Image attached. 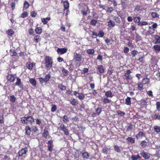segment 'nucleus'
I'll list each match as a JSON object with an SVG mask.
<instances>
[{"instance_id": "55", "label": "nucleus", "mask_w": 160, "mask_h": 160, "mask_svg": "<svg viewBox=\"0 0 160 160\" xmlns=\"http://www.w3.org/2000/svg\"><path fill=\"white\" fill-rule=\"evenodd\" d=\"M29 4L27 1H25L24 2L23 4L24 8H25L26 9H27L29 8Z\"/></svg>"}, {"instance_id": "29", "label": "nucleus", "mask_w": 160, "mask_h": 160, "mask_svg": "<svg viewBox=\"0 0 160 160\" xmlns=\"http://www.w3.org/2000/svg\"><path fill=\"white\" fill-rule=\"evenodd\" d=\"M82 12L83 15L86 16L90 12L89 10V8L88 7H86V9L83 11L82 10Z\"/></svg>"}, {"instance_id": "9", "label": "nucleus", "mask_w": 160, "mask_h": 160, "mask_svg": "<svg viewBox=\"0 0 160 160\" xmlns=\"http://www.w3.org/2000/svg\"><path fill=\"white\" fill-rule=\"evenodd\" d=\"M68 49L66 48H59L57 49V51L58 54H63L66 53Z\"/></svg>"}, {"instance_id": "27", "label": "nucleus", "mask_w": 160, "mask_h": 160, "mask_svg": "<svg viewBox=\"0 0 160 160\" xmlns=\"http://www.w3.org/2000/svg\"><path fill=\"white\" fill-rule=\"evenodd\" d=\"M98 70L99 72L101 73H103L104 71L103 67L102 65L98 66Z\"/></svg>"}, {"instance_id": "26", "label": "nucleus", "mask_w": 160, "mask_h": 160, "mask_svg": "<svg viewBox=\"0 0 160 160\" xmlns=\"http://www.w3.org/2000/svg\"><path fill=\"white\" fill-rule=\"evenodd\" d=\"M132 123H128L126 131L128 132L132 130Z\"/></svg>"}, {"instance_id": "24", "label": "nucleus", "mask_w": 160, "mask_h": 160, "mask_svg": "<svg viewBox=\"0 0 160 160\" xmlns=\"http://www.w3.org/2000/svg\"><path fill=\"white\" fill-rule=\"evenodd\" d=\"M48 135H49V132L48 128H46L44 130L42 136L45 138H47Z\"/></svg>"}, {"instance_id": "11", "label": "nucleus", "mask_w": 160, "mask_h": 160, "mask_svg": "<svg viewBox=\"0 0 160 160\" xmlns=\"http://www.w3.org/2000/svg\"><path fill=\"white\" fill-rule=\"evenodd\" d=\"M140 154L145 159H148L150 157L149 154L145 152L144 150H142Z\"/></svg>"}, {"instance_id": "49", "label": "nucleus", "mask_w": 160, "mask_h": 160, "mask_svg": "<svg viewBox=\"0 0 160 160\" xmlns=\"http://www.w3.org/2000/svg\"><path fill=\"white\" fill-rule=\"evenodd\" d=\"M97 22V21L94 19H92L90 22V24L92 26H95L96 23Z\"/></svg>"}, {"instance_id": "45", "label": "nucleus", "mask_w": 160, "mask_h": 160, "mask_svg": "<svg viewBox=\"0 0 160 160\" xmlns=\"http://www.w3.org/2000/svg\"><path fill=\"white\" fill-rule=\"evenodd\" d=\"M8 34L9 36H12L14 34V31L12 29H9L8 31Z\"/></svg>"}, {"instance_id": "36", "label": "nucleus", "mask_w": 160, "mask_h": 160, "mask_svg": "<svg viewBox=\"0 0 160 160\" xmlns=\"http://www.w3.org/2000/svg\"><path fill=\"white\" fill-rule=\"evenodd\" d=\"M21 121L23 124H25L28 123L27 117H24L21 118Z\"/></svg>"}, {"instance_id": "21", "label": "nucleus", "mask_w": 160, "mask_h": 160, "mask_svg": "<svg viewBox=\"0 0 160 160\" xmlns=\"http://www.w3.org/2000/svg\"><path fill=\"white\" fill-rule=\"evenodd\" d=\"M71 104L74 106L76 105L78 103V101L74 98L71 99L70 100Z\"/></svg>"}, {"instance_id": "3", "label": "nucleus", "mask_w": 160, "mask_h": 160, "mask_svg": "<svg viewBox=\"0 0 160 160\" xmlns=\"http://www.w3.org/2000/svg\"><path fill=\"white\" fill-rule=\"evenodd\" d=\"M51 78V75L49 74L46 75L44 78H39V81L41 83H42L44 82L47 83L49 81Z\"/></svg>"}, {"instance_id": "48", "label": "nucleus", "mask_w": 160, "mask_h": 160, "mask_svg": "<svg viewBox=\"0 0 160 160\" xmlns=\"http://www.w3.org/2000/svg\"><path fill=\"white\" fill-rule=\"evenodd\" d=\"M151 15L153 18H158L159 17V15L156 12H152L151 13Z\"/></svg>"}, {"instance_id": "50", "label": "nucleus", "mask_w": 160, "mask_h": 160, "mask_svg": "<svg viewBox=\"0 0 160 160\" xmlns=\"http://www.w3.org/2000/svg\"><path fill=\"white\" fill-rule=\"evenodd\" d=\"M87 53L89 54H92L94 52V50L93 49H88L87 51Z\"/></svg>"}, {"instance_id": "6", "label": "nucleus", "mask_w": 160, "mask_h": 160, "mask_svg": "<svg viewBox=\"0 0 160 160\" xmlns=\"http://www.w3.org/2000/svg\"><path fill=\"white\" fill-rule=\"evenodd\" d=\"M59 128L60 130L63 131L64 132V134L66 135H69V132L67 129V128L66 127H65L63 124L62 123L61 124Z\"/></svg>"}, {"instance_id": "40", "label": "nucleus", "mask_w": 160, "mask_h": 160, "mask_svg": "<svg viewBox=\"0 0 160 160\" xmlns=\"http://www.w3.org/2000/svg\"><path fill=\"white\" fill-rule=\"evenodd\" d=\"M149 29L148 31V32L149 34H152L154 32V29L152 28L151 26L149 27Z\"/></svg>"}, {"instance_id": "28", "label": "nucleus", "mask_w": 160, "mask_h": 160, "mask_svg": "<svg viewBox=\"0 0 160 160\" xmlns=\"http://www.w3.org/2000/svg\"><path fill=\"white\" fill-rule=\"evenodd\" d=\"M29 82L33 86H36V82L34 79L33 78H30Z\"/></svg>"}, {"instance_id": "8", "label": "nucleus", "mask_w": 160, "mask_h": 160, "mask_svg": "<svg viewBox=\"0 0 160 160\" xmlns=\"http://www.w3.org/2000/svg\"><path fill=\"white\" fill-rule=\"evenodd\" d=\"M7 79L11 82H13L16 78V75L13 74L8 75L7 78Z\"/></svg>"}, {"instance_id": "22", "label": "nucleus", "mask_w": 160, "mask_h": 160, "mask_svg": "<svg viewBox=\"0 0 160 160\" xmlns=\"http://www.w3.org/2000/svg\"><path fill=\"white\" fill-rule=\"evenodd\" d=\"M152 48L153 50L155 51L156 52H160V46L159 45H155Z\"/></svg>"}, {"instance_id": "59", "label": "nucleus", "mask_w": 160, "mask_h": 160, "mask_svg": "<svg viewBox=\"0 0 160 160\" xmlns=\"http://www.w3.org/2000/svg\"><path fill=\"white\" fill-rule=\"evenodd\" d=\"M147 144V142L145 141H143L140 144L141 146L143 148L145 147L146 146Z\"/></svg>"}, {"instance_id": "37", "label": "nucleus", "mask_w": 160, "mask_h": 160, "mask_svg": "<svg viewBox=\"0 0 160 160\" xmlns=\"http://www.w3.org/2000/svg\"><path fill=\"white\" fill-rule=\"evenodd\" d=\"M149 82V79L147 78H143L142 81V83L143 84L148 83Z\"/></svg>"}, {"instance_id": "1", "label": "nucleus", "mask_w": 160, "mask_h": 160, "mask_svg": "<svg viewBox=\"0 0 160 160\" xmlns=\"http://www.w3.org/2000/svg\"><path fill=\"white\" fill-rule=\"evenodd\" d=\"M44 60L45 62L46 67L47 68L50 69L52 66V58L49 56L45 57Z\"/></svg>"}, {"instance_id": "54", "label": "nucleus", "mask_w": 160, "mask_h": 160, "mask_svg": "<svg viewBox=\"0 0 160 160\" xmlns=\"http://www.w3.org/2000/svg\"><path fill=\"white\" fill-rule=\"evenodd\" d=\"M138 89L139 90H142L143 89V84L142 83H139L138 85Z\"/></svg>"}, {"instance_id": "56", "label": "nucleus", "mask_w": 160, "mask_h": 160, "mask_svg": "<svg viewBox=\"0 0 160 160\" xmlns=\"http://www.w3.org/2000/svg\"><path fill=\"white\" fill-rule=\"evenodd\" d=\"M140 18L139 17H137L134 18L133 20L135 23L138 22L139 23L140 22Z\"/></svg>"}, {"instance_id": "5", "label": "nucleus", "mask_w": 160, "mask_h": 160, "mask_svg": "<svg viewBox=\"0 0 160 160\" xmlns=\"http://www.w3.org/2000/svg\"><path fill=\"white\" fill-rule=\"evenodd\" d=\"M73 59L75 60V61L80 62L82 60V56L75 52L73 53Z\"/></svg>"}, {"instance_id": "31", "label": "nucleus", "mask_w": 160, "mask_h": 160, "mask_svg": "<svg viewBox=\"0 0 160 160\" xmlns=\"http://www.w3.org/2000/svg\"><path fill=\"white\" fill-rule=\"evenodd\" d=\"M35 31L37 34H40L42 33V30L41 28L37 27L35 29Z\"/></svg>"}, {"instance_id": "38", "label": "nucleus", "mask_w": 160, "mask_h": 160, "mask_svg": "<svg viewBox=\"0 0 160 160\" xmlns=\"http://www.w3.org/2000/svg\"><path fill=\"white\" fill-rule=\"evenodd\" d=\"M155 39L156 40V42L155 43H160V36L158 35L155 36Z\"/></svg>"}, {"instance_id": "15", "label": "nucleus", "mask_w": 160, "mask_h": 160, "mask_svg": "<svg viewBox=\"0 0 160 160\" xmlns=\"http://www.w3.org/2000/svg\"><path fill=\"white\" fill-rule=\"evenodd\" d=\"M82 156L83 158L88 159L90 157L89 154L87 152H82Z\"/></svg>"}, {"instance_id": "13", "label": "nucleus", "mask_w": 160, "mask_h": 160, "mask_svg": "<svg viewBox=\"0 0 160 160\" xmlns=\"http://www.w3.org/2000/svg\"><path fill=\"white\" fill-rule=\"evenodd\" d=\"M27 118L28 123H32L35 122L34 119L32 116H28L27 117Z\"/></svg>"}, {"instance_id": "62", "label": "nucleus", "mask_w": 160, "mask_h": 160, "mask_svg": "<svg viewBox=\"0 0 160 160\" xmlns=\"http://www.w3.org/2000/svg\"><path fill=\"white\" fill-rule=\"evenodd\" d=\"M136 39L137 42L140 41L141 39V37L138 34H136Z\"/></svg>"}, {"instance_id": "51", "label": "nucleus", "mask_w": 160, "mask_h": 160, "mask_svg": "<svg viewBox=\"0 0 160 160\" xmlns=\"http://www.w3.org/2000/svg\"><path fill=\"white\" fill-rule=\"evenodd\" d=\"M148 24V23L145 21L139 22L138 25L139 26H142L144 25H146Z\"/></svg>"}, {"instance_id": "33", "label": "nucleus", "mask_w": 160, "mask_h": 160, "mask_svg": "<svg viewBox=\"0 0 160 160\" xmlns=\"http://www.w3.org/2000/svg\"><path fill=\"white\" fill-rule=\"evenodd\" d=\"M26 66L28 68L30 69H32V68L33 67V63L28 62L26 63Z\"/></svg>"}, {"instance_id": "39", "label": "nucleus", "mask_w": 160, "mask_h": 160, "mask_svg": "<svg viewBox=\"0 0 160 160\" xmlns=\"http://www.w3.org/2000/svg\"><path fill=\"white\" fill-rule=\"evenodd\" d=\"M128 142H131L132 143H134L135 142V139L132 137H128L127 139Z\"/></svg>"}, {"instance_id": "57", "label": "nucleus", "mask_w": 160, "mask_h": 160, "mask_svg": "<svg viewBox=\"0 0 160 160\" xmlns=\"http://www.w3.org/2000/svg\"><path fill=\"white\" fill-rule=\"evenodd\" d=\"M62 72L63 75L65 76H67L68 74V71L65 69L62 70Z\"/></svg>"}, {"instance_id": "30", "label": "nucleus", "mask_w": 160, "mask_h": 160, "mask_svg": "<svg viewBox=\"0 0 160 160\" xmlns=\"http://www.w3.org/2000/svg\"><path fill=\"white\" fill-rule=\"evenodd\" d=\"M143 136H145L143 133L142 132H139L138 134L136 136V138L137 139H138L140 138Z\"/></svg>"}, {"instance_id": "47", "label": "nucleus", "mask_w": 160, "mask_h": 160, "mask_svg": "<svg viewBox=\"0 0 160 160\" xmlns=\"http://www.w3.org/2000/svg\"><path fill=\"white\" fill-rule=\"evenodd\" d=\"M141 104L143 106H146L147 104V102L145 99H142L140 101Z\"/></svg>"}, {"instance_id": "2", "label": "nucleus", "mask_w": 160, "mask_h": 160, "mask_svg": "<svg viewBox=\"0 0 160 160\" xmlns=\"http://www.w3.org/2000/svg\"><path fill=\"white\" fill-rule=\"evenodd\" d=\"M132 72L130 70H127L126 72L125 73L124 75L123 76L124 79L126 80L127 81L132 80V77L130 75V74Z\"/></svg>"}, {"instance_id": "19", "label": "nucleus", "mask_w": 160, "mask_h": 160, "mask_svg": "<svg viewBox=\"0 0 160 160\" xmlns=\"http://www.w3.org/2000/svg\"><path fill=\"white\" fill-rule=\"evenodd\" d=\"M151 118L152 119H160V115L157 114H153L151 116Z\"/></svg>"}, {"instance_id": "61", "label": "nucleus", "mask_w": 160, "mask_h": 160, "mask_svg": "<svg viewBox=\"0 0 160 160\" xmlns=\"http://www.w3.org/2000/svg\"><path fill=\"white\" fill-rule=\"evenodd\" d=\"M28 13L27 12H24L21 14V17L23 18H26L28 16Z\"/></svg>"}, {"instance_id": "4", "label": "nucleus", "mask_w": 160, "mask_h": 160, "mask_svg": "<svg viewBox=\"0 0 160 160\" xmlns=\"http://www.w3.org/2000/svg\"><path fill=\"white\" fill-rule=\"evenodd\" d=\"M28 152V148H25L19 150L18 152V156L19 157H25V155Z\"/></svg>"}, {"instance_id": "18", "label": "nucleus", "mask_w": 160, "mask_h": 160, "mask_svg": "<svg viewBox=\"0 0 160 160\" xmlns=\"http://www.w3.org/2000/svg\"><path fill=\"white\" fill-rule=\"evenodd\" d=\"M154 131L157 133H159L160 132V127L157 125H155L153 127Z\"/></svg>"}, {"instance_id": "60", "label": "nucleus", "mask_w": 160, "mask_h": 160, "mask_svg": "<svg viewBox=\"0 0 160 160\" xmlns=\"http://www.w3.org/2000/svg\"><path fill=\"white\" fill-rule=\"evenodd\" d=\"M4 122L3 115L0 114V123L2 124Z\"/></svg>"}, {"instance_id": "52", "label": "nucleus", "mask_w": 160, "mask_h": 160, "mask_svg": "<svg viewBox=\"0 0 160 160\" xmlns=\"http://www.w3.org/2000/svg\"><path fill=\"white\" fill-rule=\"evenodd\" d=\"M117 113L118 115H119L122 116H123L125 115V113L124 112L121 111L120 110L117 111Z\"/></svg>"}, {"instance_id": "23", "label": "nucleus", "mask_w": 160, "mask_h": 160, "mask_svg": "<svg viewBox=\"0 0 160 160\" xmlns=\"http://www.w3.org/2000/svg\"><path fill=\"white\" fill-rule=\"evenodd\" d=\"M105 95L107 97L112 98L113 96V94L110 90L107 91L105 92Z\"/></svg>"}, {"instance_id": "53", "label": "nucleus", "mask_w": 160, "mask_h": 160, "mask_svg": "<svg viewBox=\"0 0 160 160\" xmlns=\"http://www.w3.org/2000/svg\"><path fill=\"white\" fill-rule=\"evenodd\" d=\"M78 98L80 99H83L85 98V96L83 93H79V94L78 95Z\"/></svg>"}, {"instance_id": "10", "label": "nucleus", "mask_w": 160, "mask_h": 160, "mask_svg": "<svg viewBox=\"0 0 160 160\" xmlns=\"http://www.w3.org/2000/svg\"><path fill=\"white\" fill-rule=\"evenodd\" d=\"M48 150L50 152H51L52 150L53 145V141L50 140L48 141Z\"/></svg>"}, {"instance_id": "46", "label": "nucleus", "mask_w": 160, "mask_h": 160, "mask_svg": "<svg viewBox=\"0 0 160 160\" xmlns=\"http://www.w3.org/2000/svg\"><path fill=\"white\" fill-rule=\"evenodd\" d=\"M31 128L34 132H36L38 130L37 127L35 126H32Z\"/></svg>"}, {"instance_id": "17", "label": "nucleus", "mask_w": 160, "mask_h": 160, "mask_svg": "<svg viewBox=\"0 0 160 160\" xmlns=\"http://www.w3.org/2000/svg\"><path fill=\"white\" fill-rule=\"evenodd\" d=\"M115 25V22L112 20H110L108 22V26L109 28L113 27Z\"/></svg>"}, {"instance_id": "14", "label": "nucleus", "mask_w": 160, "mask_h": 160, "mask_svg": "<svg viewBox=\"0 0 160 160\" xmlns=\"http://www.w3.org/2000/svg\"><path fill=\"white\" fill-rule=\"evenodd\" d=\"M25 130V133L28 136L30 135L31 134V128L29 126L26 127Z\"/></svg>"}, {"instance_id": "63", "label": "nucleus", "mask_w": 160, "mask_h": 160, "mask_svg": "<svg viewBox=\"0 0 160 160\" xmlns=\"http://www.w3.org/2000/svg\"><path fill=\"white\" fill-rule=\"evenodd\" d=\"M104 35V33L102 31H100L98 35V36L100 37H102Z\"/></svg>"}, {"instance_id": "12", "label": "nucleus", "mask_w": 160, "mask_h": 160, "mask_svg": "<svg viewBox=\"0 0 160 160\" xmlns=\"http://www.w3.org/2000/svg\"><path fill=\"white\" fill-rule=\"evenodd\" d=\"M131 158L132 160H143L141 157L139 155H132Z\"/></svg>"}, {"instance_id": "16", "label": "nucleus", "mask_w": 160, "mask_h": 160, "mask_svg": "<svg viewBox=\"0 0 160 160\" xmlns=\"http://www.w3.org/2000/svg\"><path fill=\"white\" fill-rule=\"evenodd\" d=\"M41 40V37L39 35H37L35 36L33 38L34 41L37 43L40 42Z\"/></svg>"}, {"instance_id": "41", "label": "nucleus", "mask_w": 160, "mask_h": 160, "mask_svg": "<svg viewBox=\"0 0 160 160\" xmlns=\"http://www.w3.org/2000/svg\"><path fill=\"white\" fill-rule=\"evenodd\" d=\"M10 55L12 56H16L17 55V52L15 51L13 49L11 50L10 52Z\"/></svg>"}, {"instance_id": "32", "label": "nucleus", "mask_w": 160, "mask_h": 160, "mask_svg": "<svg viewBox=\"0 0 160 160\" xmlns=\"http://www.w3.org/2000/svg\"><path fill=\"white\" fill-rule=\"evenodd\" d=\"M64 9H67L69 7V3L67 1L63 2Z\"/></svg>"}, {"instance_id": "64", "label": "nucleus", "mask_w": 160, "mask_h": 160, "mask_svg": "<svg viewBox=\"0 0 160 160\" xmlns=\"http://www.w3.org/2000/svg\"><path fill=\"white\" fill-rule=\"evenodd\" d=\"M156 108L157 110L160 112V102H157L156 104Z\"/></svg>"}, {"instance_id": "7", "label": "nucleus", "mask_w": 160, "mask_h": 160, "mask_svg": "<svg viewBox=\"0 0 160 160\" xmlns=\"http://www.w3.org/2000/svg\"><path fill=\"white\" fill-rule=\"evenodd\" d=\"M15 85L18 86L20 88L22 89L23 88V85L22 83L21 79L19 77H17Z\"/></svg>"}, {"instance_id": "25", "label": "nucleus", "mask_w": 160, "mask_h": 160, "mask_svg": "<svg viewBox=\"0 0 160 160\" xmlns=\"http://www.w3.org/2000/svg\"><path fill=\"white\" fill-rule=\"evenodd\" d=\"M102 101L104 104H107L111 103L112 101L109 99L108 97H105L102 99Z\"/></svg>"}, {"instance_id": "43", "label": "nucleus", "mask_w": 160, "mask_h": 160, "mask_svg": "<svg viewBox=\"0 0 160 160\" xmlns=\"http://www.w3.org/2000/svg\"><path fill=\"white\" fill-rule=\"evenodd\" d=\"M58 88L62 90H65L66 89V87L61 84H60L58 85Z\"/></svg>"}, {"instance_id": "58", "label": "nucleus", "mask_w": 160, "mask_h": 160, "mask_svg": "<svg viewBox=\"0 0 160 160\" xmlns=\"http://www.w3.org/2000/svg\"><path fill=\"white\" fill-rule=\"evenodd\" d=\"M56 106L55 105H52V107L51 109V111L52 112H55L57 109Z\"/></svg>"}, {"instance_id": "20", "label": "nucleus", "mask_w": 160, "mask_h": 160, "mask_svg": "<svg viewBox=\"0 0 160 160\" xmlns=\"http://www.w3.org/2000/svg\"><path fill=\"white\" fill-rule=\"evenodd\" d=\"M51 19L50 17H47V18H42L41 21L44 24H46Z\"/></svg>"}, {"instance_id": "34", "label": "nucleus", "mask_w": 160, "mask_h": 160, "mask_svg": "<svg viewBox=\"0 0 160 160\" xmlns=\"http://www.w3.org/2000/svg\"><path fill=\"white\" fill-rule=\"evenodd\" d=\"M62 119L63 122L66 123H67L69 121L68 118L66 115L63 117Z\"/></svg>"}, {"instance_id": "44", "label": "nucleus", "mask_w": 160, "mask_h": 160, "mask_svg": "<svg viewBox=\"0 0 160 160\" xmlns=\"http://www.w3.org/2000/svg\"><path fill=\"white\" fill-rule=\"evenodd\" d=\"M16 100V98L14 95H12L10 96V100L11 102H15Z\"/></svg>"}, {"instance_id": "35", "label": "nucleus", "mask_w": 160, "mask_h": 160, "mask_svg": "<svg viewBox=\"0 0 160 160\" xmlns=\"http://www.w3.org/2000/svg\"><path fill=\"white\" fill-rule=\"evenodd\" d=\"M113 19L115 21L116 23H120L121 22L120 19L118 17L113 16Z\"/></svg>"}, {"instance_id": "42", "label": "nucleus", "mask_w": 160, "mask_h": 160, "mask_svg": "<svg viewBox=\"0 0 160 160\" xmlns=\"http://www.w3.org/2000/svg\"><path fill=\"white\" fill-rule=\"evenodd\" d=\"M130 98L128 97L125 99V104L127 105H130L131 104Z\"/></svg>"}]
</instances>
